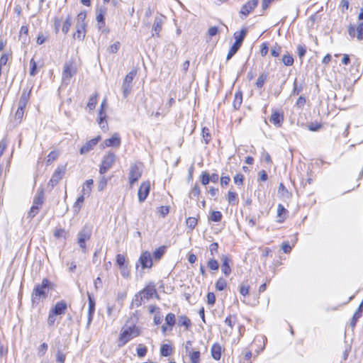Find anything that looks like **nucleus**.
<instances>
[{
	"label": "nucleus",
	"instance_id": "nucleus-1",
	"mask_svg": "<svg viewBox=\"0 0 363 363\" xmlns=\"http://www.w3.org/2000/svg\"><path fill=\"white\" fill-rule=\"evenodd\" d=\"M52 284L47 279L44 278L40 284L35 285L31 293V303L32 306H37L40 303V300L46 299L49 290L52 288Z\"/></svg>",
	"mask_w": 363,
	"mask_h": 363
},
{
	"label": "nucleus",
	"instance_id": "nucleus-2",
	"mask_svg": "<svg viewBox=\"0 0 363 363\" xmlns=\"http://www.w3.org/2000/svg\"><path fill=\"white\" fill-rule=\"evenodd\" d=\"M140 335V330L135 325L128 326L125 325L121 330L118 337V346L119 347H123L133 337H138Z\"/></svg>",
	"mask_w": 363,
	"mask_h": 363
},
{
	"label": "nucleus",
	"instance_id": "nucleus-3",
	"mask_svg": "<svg viewBox=\"0 0 363 363\" xmlns=\"http://www.w3.org/2000/svg\"><path fill=\"white\" fill-rule=\"evenodd\" d=\"M91 234L92 226L89 224H86L78 233L77 242L84 252H85L86 248V242L91 238Z\"/></svg>",
	"mask_w": 363,
	"mask_h": 363
},
{
	"label": "nucleus",
	"instance_id": "nucleus-4",
	"mask_svg": "<svg viewBox=\"0 0 363 363\" xmlns=\"http://www.w3.org/2000/svg\"><path fill=\"white\" fill-rule=\"evenodd\" d=\"M77 73V68L74 61L69 60L64 65L62 74V79L63 83L67 84L69 83L71 78Z\"/></svg>",
	"mask_w": 363,
	"mask_h": 363
},
{
	"label": "nucleus",
	"instance_id": "nucleus-5",
	"mask_svg": "<svg viewBox=\"0 0 363 363\" xmlns=\"http://www.w3.org/2000/svg\"><path fill=\"white\" fill-rule=\"evenodd\" d=\"M143 173V164L141 162H135L131 164L129 169V183L130 185L134 184L141 177Z\"/></svg>",
	"mask_w": 363,
	"mask_h": 363
},
{
	"label": "nucleus",
	"instance_id": "nucleus-6",
	"mask_svg": "<svg viewBox=\"0 0 363 363\" xmlns=\"http://www.w3.org/2000/svg\"><path fill=\"white\" fill-rule=\"evenodd\" d=\"M116 155L113 152H107L103 157L99 167L100 174H104L116 162Z\"/></svg>",
	"mask_w": 363,
	"mask_h": 363
},
{
	"label": "nucleus",
	"instance_id": "nucleus-7",
	"mask_svg": "<svg viewBox=\"0 0 363 363\" xmlns=\"http://www.w3.org/2000/svg\"><path fill=\"white\" fill-rule=\"evenodd\" d=\"M136 75V71L132 70L125 76L122 85L123 95L125 98L130 94L132 90V82Z\"/></svg>",
	"mask_w": 363,
	"mask_h": 363
},
{
	"label": "nucleus",
	"instance_id": "nucleus-8",
	"mask_svg": "<svg viewBox=\"0 0 363 363\" xmlns=\"http://www.w3.org/2000/svg\"><path fill=\"white\" fill-rule=\"evenodd\" d=\"M138 264L141 265L143 269L152 267V259L148 251H145L140 255L138 262L136 264V268L138 267Z\"/></svg>",
	"mask_w": 363,
	"mask_h": 363
},
{
	"label": "nucleus",
	"instance_id": "nucleus-9",
	"mask_svg": "<svg viewBox=\"0 0 363 363\" xmlns=\"http://www.w3.org/2000/svg\"><path fill=\"white\" fill-rule=\"evenodd\" d=\"M65 167H58L57 168L54 173L52 174L51 179L48 182V186H51L53 188L55 185L58 184V182L62 179L63 175L65 174Z\"/></svg>",
	"mask_w": 363,
	"mask_h": 363
},
{
	"label": "nucleus",
	"instance_id": "nucleus-10",
	"mask_svg": "<svg viewBox=\"0 0 363 363\" xmlns=\"http://www.w3.org/2000/svg\"><path fill=\"white\" fill-rule=\"evenodd\" d=\"M150 191V182H144L140 184L138 189V200L140 203L145 201L149 195Z\"/></svg>",
	"mask_w": 363,
	"mask_h": 363
},
{
	"label": "nucleus",
	"instance_id": "nucleus-11",
	"mask_svg": "<svg viewBox=\"0 0 363 363\" xmlns=\"http://www.w3.org/2000/svg\"><path fill=\"white\" fill-rule=\"evenodd\" d=\"M259 0H250L245 3L241 8L240 13L244 16H247L258 5Z\"/></svg>",
	"mask_w": 363,
	"mask_h": 363
},
{
	"label": "nucleus",
	"instance_id": "nucleus-12",
	"mask_svg": "<svg viewBox=\"0 0 363 363\" xmlns=\"http://www.w3.org/2000/svg\"><path fill=\"white\" fill-rule=\"evenodd\" d=\"M101 140V136L98 135L96 138L89 140L86 142L81 148L79 150V152L81 155H84L88 153L89 151H91L94 146L96 145V144L99 143V141Z\"/></svg>",
	"mask_w": 363,
	"mask_h": 363
},
{
	"label": "nucleus",
	"instance_id": "nucleus-13",
	"mask_svg": "<svg viewBox=\"0 0 363 363\" xmlns=\"http://www.w3.org/2000/svg\"><path fill=\"white\" fill-rule=\"evenodd\" d=\"M164 18V16L160 15L157 16L155 18V21L152 25V36H160V33L162 30V26L163 24V18Z\"/></svg>",
	"mask_w": 363,
	"mask_h": 363
},
{
	"label": "nucleus",
	"instance_id": "nucleus-14",
	"mask_svg": "<svg viewBox=\"0 0 363 363\" xmlns=\"http://www.w3.org/2000/svg\"><path fill=\"white\" fill-rule=\"evenodd\" d=\"M67 309V303L65 301H60L57 302L50 311L57 316L65 314Z\"/></svg>",
	"mask_w": 363,
	"mask_h": 363
},
{
	"label": "nucleus",
	"instance_id": "nucleus-15",
	"mask_svg": "<svg viewBox=\"0 0 363 363\" xmlns=\"http://www.w3.org/2000/svg\"><path fill=\"white\" fill-rule=\"evenodd\" d=\"M88 301H89V310H88V318H87V327H89L92 321L93 316L95 312V301L88 293Z\"/></svg>",
	"mask_w": 363,
	"mask_h": 363
},
{
	"label": "nucleus",
	"instance_id": "nucleus-16",
	"mask_svg": "<svg viewBox=\"0 0 363 363\" xmlns=\"http://www.w3.org/2000/svg\"><path fill=\"white\" fill-rule=\"evenodd\" d=\"M104 144L106 147H119L121 145V138L118 133H114L111 138L104 140Z\"/></svg>",
	"mask_w": 363,
	"mask_h": 363
},
{
	"label": "nucleus",
	"instance_id": "nucleus-17",
	"mask_svg": "<svg viewBox=\"0 0 363 363\" xmlns=\"http://www.w3.org/2000/svg\"><path fill=\"white\" fill-rule=\"evenodd\" d=\"M140 292L142 294L144 298L147 300L152 298L154 294H157L155 286L153 283L147 285Z\"/></svg>",
	"mask_w": 363,
	"mask_h": 363
},
{
	"label": "nucleus",
	"instance_id": "nucleus-18",
	"mask_svg": "<svg viewBox=\"0 0 363 363\" xmlns=\"http://www.w3.org/2000/svg\"><path fill=\"white\" fill-rule=\"evenodd\" d=\"M221 261H222V266H221L222 272L225 276L230 275L231 273V268L230 267V258L228 256L223 255L221 256Z\"/></svg>",
	"mask_w": 363,
	"mask_h": 363
},
{
	"label": "nucleus",
	"instance_id": "nucleus-19",
	"mask_svg": "<svg viewBox=\"0 0 363 363\" xmlns=\"http://www.w3.org/2000/svg\"><path fill=\"white\" fill-rule=\"evenodd\" d=\"M269 121L277 127H281L284 121V116L279 111H274L269 118Z\"/></svg>",
	"mask_w": 363,
	"mask_h": 363
},
{
	"label": "nucleus",
	"instance_id": "nucleus-20",
	"mask_svg": "<svg viewBox=\"0 0 363 363\" xmlns=\"http://www.w3.org/2000/svg\"><path fill=\"white\" fill-rule=\"evenodd\" d=\"M289 211L284 208V206L279 203L277 206V222L283 223L288 216Z\"/></svg>",
	"mask_w": 363,
	"mask_h": 363
},
{
	"label": "nucleus",
	"instance_id": "nucleus-21",
	"mask_svg": "<svg viewBox=\"0 0 363 363\" xmlns=\"http://www.w3.org/2000/svg\"><path fill=\"white\" fill-rule=\"evenodd\" d=\"M31 90H26L24 89L21 94V96L20 97L19 101H18V106L22 108H26L29 99H30V94Z\"/></svg>",
	"mask_w": 363,
	"mask_h": 363
},
{
	"label": "nucleus",
	"instance_id": "nucleus-22",
	"mask_svg": "<svg viewBox=\"0 0 363 363\" xmlns=\"http://www.w3.org/2000/svg\"><path fill=\"white\" fill-rule=\"evenodd\" d=\"M86 34V26L79 24L76 25V32L74 33V38H77L80 41L84 40Z\"/></svg>",
	"mask_w": 363,
	"mask_h": 363
},
{
	"label": "nucleus",
	"instance_id": "nucleus-23",
	"mask_svg": "<svg viewBox=\"0 0 363 363\" xmlns=\"http://www.w3.org/2000/svg\"><path fill=\"white\" fill-rule=\"evenodd\" d=\"M269 77V73L267 72H262L261 73L256 82H255V86L258 89H262L264 86V83L266 82L267 78Z\"/></svg>",
	"mask_w": 363,
	"mask_h": 363
},
{
	"label": "nucleus",
	"instance_id": "nucleus-24",
	"mask_svg": "<svg viewBox=\"0 0 363 363\" xmlns=\"http://www.w3.org/2000/svg\"><path fill=\"white\" fill-rule=\"evenodd\" d=\"M211 356L216 360H219L221 357V347L219 344L215 343L213 345L211 350Z\"/></svg>",
	"mask_w": 363,
	"mask_h": 363
},
{
	"label": "nucleus",
	"instance_id": "nucleus-25",
	"mask_svg": "<svg viewBox=\"0 0 363 363\" xmlns=\"http://www.w3.org/2000/svg\"><path fill=\"white\" fill-rule=\"evenodd\" d=\"M98 123L100 127L102 129H106L108 127V123L106 121V114L105 111L100 110L99 112V118H98Z\"/></svg>",
	"mask_w": 363,
	"mask_h": 363
},
{
	"label": "nucleus",
	"instance_id": "nucleus-26",
	"mask_svg": "<svg viewBox=\"0 0 363 363\" xmlns=\"http://www.w3.org/2000/svg\"><path fill=\"white\" fill-rule=\"evenodd\" d=\"M362 306H363V302H362L361 304L359 306L358 308L357 309V311H355V313H354V315H353V316L352 318V320H351V322H350V326L352 327V328L355 327L358 319L362 315Z\"/></svg>",
	"mask_w": 363,
	"mask_h": 363
},
{
	"label": "nucleus",
	"instance_id": "nucleus-27",
	"mask_svg": "<svg viewBox=\"0 0 363 363\" xmlns=\"http://www.w3.org/2000/svg\"><path fill=\"white\" fill-rule=\"evenodd\" d=\"M246 34H247L246 29H242L240 31V33L235 32L234 33V38L235 39V41L234 43H238V45L241 46Z\"/></svg>",
	"mask_w": 363,
	"mask_h": 363
},
{
	"label": "nucleus",
	"instance_id": "nucleus-28",
	"mask_svg": "<svg viewBox=\"0 0 363 363\" xmlns=\"http://www.w3.org/2000/svg\"><path fill=\"white\" fill-rule=\"evenodd\" d=\"M44 193L43 191H40L38 194L35 196L33 206L40 208L43 203Z\"/></svg>",
	"mask_w": 363,
	"mask_h": 363
},
{
	"label": "nucleus",
	"instance_id": "nucleus-29",
	"mask_svg": "<svg viewBox=\"0 0 363 363\" xmlns=\"http://www.w3.org/2000/svg\"><path fill=\"white\" fill-rule=\"evenodd\" d=\"M242 102V94L240 91L236 92L235 94L234 101L233 103V106L235 109L238 110L240 108V106Z\"/></svg>",
	"mask_w": 363,
	"mask_h": 363
},
{
	"label": "nucleus",
	"instance_id": "nucleus-30",
	"mask_svg": "<svg viewBox=\"0 0 363 363\" xmlns=\"http://www.w3.org/2000/svg\"><path fill=\"white\" fill-rule=\"evenodd\" d=\"M143 298L144 297L140 292L136 294L132 300L131 306H135L137 308L140 306L142 305Z\"/></svg>",
	"mask_w": 363,
	"mask_h": 363
},
{
	"label": "nucleus",
	"instance_id": "nucleus-31",
	"mask_svg": "<svg viewBox=\"0 0 363 363\" xmlns=\"http://www.w3.org/2000/svg\"><path fill=\"white\" fill-rule=\"evenodd\" d=\"M93 184H94V181L91 179H88L84 182V184L83 185V188H82L83 194H86L88 196L89 195V194L91 191V187H92Z\"/></svg>",
	"mask_w": 363,
	"mask_h": 363
},
{
	"label": "nucleus",
	"instance_id": "nucleus-32",
	"mask_svg": "<svg viewBox=\"0 0 363 363\" xmlns=\"http://www.w3.org/2000/svg\"><path fill=\"white\" fill-rule=\"evenodd\" d=\"M178 325L179 326H184L188 329L191 325V320L186 315H180L178 318Z\"/></svg>",
	"mask_w": 363,
	"mask_h": 363
},
{
	"label": "nucleus",
	"instance_id": "nucleus-33",
	"mask_svg": "<svg viewBox=\"0 0 363 363\" xmlns=\"http://www.w3.org/2000/svg\"><path fill=\"white\" fill-rule=\"evenodd\" d=\"M106 9L105 7H99L96 9V21L97 23L105 21V15Z\"/></svg>",
	"mask_w": 363,
	"mask_h": 363
},
{
	"label": "nucleus",
	"instance_id": "nucleus-34",
	"mask_svg": "<svg viewBox=\"0 0 363 363\" xmlns=\"http://www.w3.org/2000/svg\"><path fill=\"white\" fill-rule=\"evenodd\" d=\"M166 250L165 246L160 247L159 248L156 249L153 253V257L156 260H159L162 258V257L164 255Z\"/></svg>",
	"mask_w": 363,
	"mask_h": 363
},
{
	"label": "nucleus",
	"instance_id": "nucleus-35",
	"mask_svg": "<svg viewBox=\"0 0 363 363\" xmlns=\"http://www.w3.org/2000/svg\"><path fill=\"white\" fill-rule=\"evenodd\" d=\"M172 347L168 344H164L161 346L160 353L163 357H169L172 353Z\"/></svg>",
	"mask_w": 363,
	"mask_h": 363
},
{
	"label": "nucleus",
	"instance_id": "nucleus-36",
	"mask_svg": "<svg viewBox=\"0 0 363 363\" xmlns=\"http://www.w3.org/2000/svg\"><path fill=\"white\" fill-rule=\"evenodd\" d=\"M71 25V16L68 14L62 25V31L63 33L67 34L68 33Z\"/></svg>",
	"mask_w": 363,
	"mask_h": 363
},
{
	"label": "nucleus",
	"instance_id": "nucleus-37",
	"mask_svg": "<svg viewBox=\"0 0 363 363\" xmlns=\"http://www.w3.org/2000/svg\"><path fill=\"white\" fill-rule=\"evenodd\" d=\"M227 199L230 205H235L238 202V194L234 191H229Z\"/></svg>",
	"mask_w": 363,
	"mask_h": 363
},
{
	"label": "nucleus",
	"instance_id": "nucleus-38",
	"mask_svg": "<svg viewBox=\"0 0 363 363\" xmlns=\"http://www.w3.org/2000/svg\"><path fill=\"white\" fill-rule=\"evenodd\" d=\"M241 46L238 45V43H233V45L230 48L228 53L227 55L226 60H229L231 57L235 55V53L238 51Z\"/></svg>",
	"mask_w": 363,
	"mask_h": 363
},
{
	"label": "nucleus",
	"instance_id": "nucleus-39",
	"mask_svg": "<svg viewBox=\"0 0 363 363\" xmlns=\"http://www.w3.org/2000/svg\"><path fill=\"white\" fill-rule=\"evenodd\" d=\"M191 363H199L200 362V352L192 351L188 354Z\"/></svg>",
	"mask_w": 363,
	"mask_h": 363
},
{
	"label": "nucleus",
	"instance_id": "nucleus-40",
	"mask_svg": "<svg viewBox=\"0 0 363 363\" xmlns=\"http://www.w3.org/2000/svg\"><path fill=\"white\" fill-rule=\"evenodd\" d=\"M166 325L169 327H173L176 323L175 315L172 313H169L165 317Z\"/></svg>",
	"mask_w": 363,
	"mask_h": 363
},
{
	"label": "nucleus",
	"instance_id": "nucleus-41",
	"mask_svg": "<svg viewBox=\"0 0 363 363\" xmlns=\"http://www.w3.org/2000/svg\"><path fill=\"white\" fill-rule=\"evenodd\" d=\"M294 57L291 55L286 53L282 57V62L286 66H291L294 64Z\"/></svg>",
	"mask_w": 363,
	"mask_h": 363
},
{
	"label": "nucleus",
	"instance_id": "nucleus-42",
	"mask_svg": "<svg viewBox=\"0 0 363 363\" xmlns=\"http://www.w3.org/2000/svg\"><path fill=\"white\" fill-rule=\"evenodd\" d=\"M97 98H98V94H94L93 96H91L89 98L88 104H87V107L90 110H93V109L95 108V106H96V105L97 104Z\"/></svg>",
	"mask_w": 363,
	"mask_h": 363
},
{
	"label": "nucleus",
	"instance_id": "nucleus-43",
	"mask_svg": "<svg viewBox=\"0 0 363 363\" xmlns=\"http://www.w3.org/2000/svg\"><path fill=\"white\" fill-rule=\"evenodd\" d=\"M227 286L226 281L223 278H219L216 283V289L218 291H223Z\"/></svg>",
	"mask_w": 363,
	"mask_h": 363
},
{
	"label": "nucleus",
	"instance_id": "nucleus-44",
	"mask_svg": "<svg viewBox=\"0 0 363 363\" xmlns=\"http://www.w3.org/2000/svg\"><path fill=\"white\" fill-rule=\"evenodd\" d=\"M38 73V66L36 62L32 58L30 60V72L29 74L30 76H35Z\"/></svg>",
	"mask_w": 363,
	"mask_h": 363
},
{
	"label": "nucleus",
	"instance_id": "nucleus-45",
	"mask_svg": "<svg viewBox=\"0 0 363 363\" xmlns=\"http://www.w3.org/2000/svg\"><path fill=\"white\" fill-rule=\"evenodd\" d=\"M222 213L218 211H213L210 216V219L213 222H219L222 219Z\"/></svg>",
	"mask_w": 363,
	"mask_h": 363
},
{
	"label": "nucleus",
	"instance_id": "nucleus-46",
	"mask_svg": "<svg viewBox=\"0 0 363 363\" xmlns=\"http://www.w3.org/2000/svg\"><path fill=\"white\" fill-rule=\"evenodd\" d=\"M207 265L211 270L213 271H216L219 268V264L218 261L215 259L213 257L208 260Z\"/></svg>",
	"mask_w": 363,
	"mask_h": 363
},
{
	"label": "nucleus",
	"instance_id": "nucleus-47",
	"mask_svg": "<svg viewBox=\"0 0 363 363\" xmlns=\"http://www.w3.org/2000/svg\"><path fill=\"white\" fill-rule=\"evenodd\" d=\"M86 13L85 11H81L78 15L77 18V23L76 25H83L86 26L85 19H86Z\"/></svg>",
	"mask_w": 363,
	"mask_h": 363
},
{
	"label": "nucleus",
	"instance_id": "nucleus-48",
	"mask_svg": "<svg viewBox=\"0 0 363 363\" xmlns=\"http://www.w3.org/2000/svg\"><path fill=\"white\" fill-rule=\"evenodd\" d=\"M306 53V47L303 44H299L297 45V54L298 57L301 60Z\"/></svg>",
	"mask_w": 363,
	"mask_h": 363
},
{
	"label": "nucleus",
	"instance_id": "nucleus-49",
	"mask_svg": "<svg viewBox=\"0 0 363 363\" xmlns=\"http://www.w3.org/2000/svg\"><path fill=\"white\" fill-rule=\"evenodd\" d=\"M186 226L193 230L197 225V219L194 217H189L186 220Z\"/></svg>",
	"mask_w": 363,
	"mask_h": 363
},
{
	"label": "nucleus",
	"instance_id": "nucleus-50",
	"mask_svg": "<svg viewBox=\"0 0 363 363\" xmlns=\"http://www.w3.org/2000/svg\"><path fill=\"white\" fill-rule=\"evenodd\" d=\"M201 182L203 185L206 186L211 182L210 174L207 172H203L201 177Z\"/></svg>",
	"mask_w": 363,
	"mask_h": 363
},
{
	"label": "nucleus",
	"instance_id": "nucleus-51",
	"mask_svg": "<svg viewBox=\"0 0 363 363\" xmlns=\"http://www.w3.org/2000/svg\"><path fill=\"white\" fill-rule=\"evenodd\" d=\"M240 293L242 296H246L249 294L250 291V286L246 284L245 283H242L240 286Z\"/></svg>",
	"mask_w": 363,
	"mask_h": 363
},
{
	"label": "nucleus",
	"instance_id": "nucleus-52",
	"mask_svg": "<svg viewBox=\"0 0 363 363\" xmlns=\"http://www.w3.org/2000/svg\"><path fill=\"white\" fill-rule=\"evenodd\" d=\"M24 108L18 106V109L15 113V120L20 123L23 117Z\"/></svg>",
	"mask_w": 363,
	"mask_h": 363
},
{
	"label": "nucleus",
	"instance_id": "nucleus-53",
	"mask_svg": "<svg viewBox=\"0 0 363 363\" xmlns=\"http://www.w3.org/2000/svg\"><path fill=\"white\" fill-rule=\"evenodd\" d=\"M107 185V179L102 176L100 177L99 183H98V190L99 191H103Z\"/></svg>",
	"mask_w": 363,
	"mask_h": 363
},
{
	"label": "nucleus",
	"instance_id": "nucleus-54",
	"mask_svg": "<svg viewBox=\"0 0 363 363\" xmlns=\"http://www.w3.org/2000/svg\"><path fill=\"white\" fill-rule=\"evenodd\" d=\"M147 349L145 346H143L142 345H139L137 348V354L139 357H143L147 354Z\"/></svg>",
	"mask_w": 363,
	"mask_h": 363
},
{
	"label": "nucleus",
	"instance_id": "nucleus-55",
	"mask_svg": "<svg viewBox=\"0 0 363 363\" xmlns=\"http://www.w3.org/2000/svg\"><path fill=\"white\" fill-rule=\"evenodd\" d=\"M125 262V257L123 255L118 254L116 255V263L119 267L122 269Z\"/></svg>",
	"mask_w": 363,
	"mask_h": 363
},
{
	"label": "nucleus",
	"instance_id": "nucleus-56",
	"mask_svg": "<svg viewBox=\"0 0 363 363\" xmlns=\"http://www.w3.org/2000/svg\"><path fill=\"white\" fill-rule=\"evenodd\" d=\"M202 135H203V138L205 140V143L208 144L209 143V141L211 140V135L209 133L208 128H207L206 127L203 128H202Z\"/></svg>",
	"mask_w": 363,
	"mask_h": 363
},
{
	"label": "nucleus",
	"instance_id": "nucleus-57",
	"mask_svg": "<svg viewBox=\"0 0 363 363\" xmlns=\"http://www.w3.org/2000/svg\"><path fill=\"white\" fill-rule=\"evenodd\" d=\"M67 232L62 228H57L54 231V236L55 238H66Z\"/></svg>",
	"mask_w": 363,
	"mask_h": 363
},
{
	"label": "nucleus",
	"instance_id": "nucleus-58",
	"mask_svg": "<svg viewBox=\"0 0 363 363\" xmlns=\"http://www.w3.org/2000/svg\"><path fill=\"white\" fill-rule=\"evenodd\" d=\"M200 188L197 184H196L189 194L190 198L198 197L200 194Z\"/></svg>",
	"mask_w": 363,
	"mask_h": 363
},
{
	"label": "nucleus",
	"instance_id": "nucleus-59",
	"mask_svg": "<svg viewBox=\"0 0 363 363\" xmlns=\"http://www.w3.org/2000/svg\"><path fill=\"white\" fill-rule=\"evenodd\" d=\"M357 38L358 40H363V23H359L357 27Z\"/></svg>",
	"mask_w": 363,
	"mask_h": 363
},
{
	"label": "nucleus",
	"instance_id": "nucleus-60",
	"mask_svg": "<svg viewBox=\"0 0 363 363\" xmlns=\"http://www.w3.org/2000/svg\"><path fill=\"white\" fill-rule=\"evenodd\" d=\"M302 89H303L302 86H298V83H297V79H295V80L294 82V89L292 91V94L293 95H298L301 92Z\"/></svg>",
	"mask_w": 363,
	"mask_h": 363
},
{
	"label": "nucleus",
	"instance_id": "nucleus-61",
	"mask_svg": "<svg viewBox=\"0 0 363 363\" xmlns=\"http://www.w3.org/2000/svg\"><path fill=\"white\" fill-rule=\"evenodd\" d=\"M281 48L276 44L273 48H272L271 49V55L273 56V57H278L280 55V52H281Z\"/></svg>",
	"mask_w": 363,
	"mask_h": 363
},
{
	"label": "nucleus",
	"instance_id": "nucleus-62",
	"mask_svg": "<svg viewBox=\"0 0 363 363\" xmlns=\"http://www.w3.org/2000/svg\"><path fill=\"white\" fill-rule=\"evenodd\" d=\"M56 317L57 315H54L52 312L50 311L47 319V323L49 327H52L55 324L56 321Z\"/></svg>",
	"mask_w": 363,
	"mask_h": 363
},
{
	"label": "nucleus",
	"instance_id": "nucleus-63",
	"mask_svg": "<svg viewBox=\"0 0 363 363\" xmlns=\"http://www.w3.org/2000/svg\"><path fill=\"white\" fill-rule=\"evenodd\" d=\"M56 361L59 363H64L65 361V354L60 350L57 351Z\"/></svg>",
	"mask_w": 363,
	"mask_h": 363
},
{
	"label": "nucleus",
	"instance_id": "nucleus-64",
	"mask_svg": "<svg viewBox=\"0 0 363 363\" xmlns=\"http://www.w3.org/2000/svg\"><path fill=\"white\" fill-rule=\"evenodd\" d=\"M278 192H279V194H281L283 196H289V191L287 190V189L285 187V186L282 183L279 184Z\"/></svg>",
	"mask_w": 363,
	"mask_h": 363
}]
</instances>
